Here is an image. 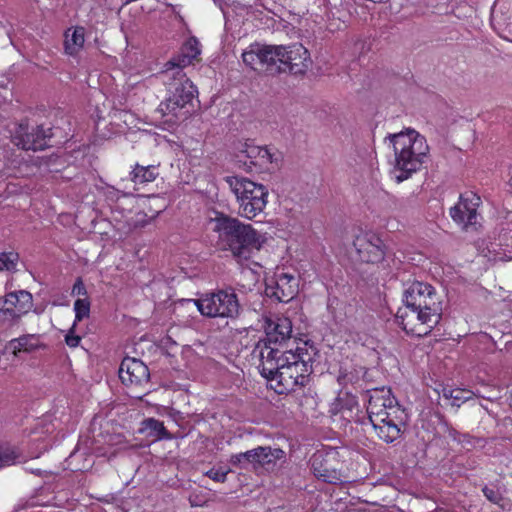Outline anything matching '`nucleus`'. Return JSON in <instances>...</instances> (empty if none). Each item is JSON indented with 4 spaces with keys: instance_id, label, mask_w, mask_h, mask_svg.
<instances>
[{
    "instance_id": "obj_1",
    "label": "nucleus",
    "mask_w": 512,
    "mask_h": 512,
    "mask_svg": "<svg viewBox=\"0 0 512 512\" xmlns=\"http://www.w3.org/2000/svg\"><path fill=\"white\" fill-rule=\"evenodd\" d=\"M294 348L283 351L269 350L265 359L259 361L261 375L269 381H276L275 391L287 394L304 387L313 371L312 364L318 353L313 343L294 339Z\"/></svg>"
},
{
    "instance_id": "obj_2",
    "label": "nucleus",
    "mask_w": 512,
    "mask_h": 512,
    "mask_svg": "<svg viewBox=\"0 0 512 512\" xmlns=\"http://www.w3.org/2000/svg\"><path fill=\"white\" fill-rule=\"evenodd\" d=\"M403 303L396 320L408 335L427 336L441 320L442 302L436 289L428 283H411L404 291Z\"/></svg>"
},
{
    "instance_id": "obj_3",
    "label": "nucleus",
    "mask_w": 512,
    "mask_h": 512,
    "mask_svg": "<svg viewBox=\"0 0 512 512\" xmlns=\"http://www.w3.org/2000/svg\"><path fill=\"white\" fill-rule=\"evenodd\" d=\"M199 46L200 44L196 38H189L182 45L178 55L166 63L163 75L169 96L159 105V110L163 115L178 117L179 112L191 103L195 97L197 93L196 86L187 77L183 69L198 59L201 52Z\"/></svg>"
},
{
    "instance_id": "obj_4",
    "label": "nucleus",
    "mask_w": 512,
    "mask_h": 512,
    "mask_svg": "<svg viewBox=\"0 0 512 512\" xmlns=\"http://www.w3.org/2000/svg\"><path fill=\"white\" fill-rule=\"evenodd\" d=\"M210 222L213 224V232L218 235L220 249L230 252L241 265H248L266 242V237L251 224H245L224 213L217 212Z\"/></svg>"
},
{
    "instance_id": "obj_5",
    "label": "nucleus",
    "mask_w": 512,
    "mask_h": 512,
    "mask_svg": "<svg viewBox=\"0 0 512 512\" xmlns=\"http://www.w3.org/2000/svg\"><path fill=\"white\" fill-rule=\"evenodd\" d=\"M367 414L377 436L386 443L397 440L408 415L390 389H374L368 400Z\"/></svg>"
},
{
    "instance_id": "obj_6",
    "label": "nucleus",
    "mask_w": 512,
    "mask_h": 512,
    "mask_svg": "<svg viewBox=\"0 0 512 512\" xmlns=\"http://www.w3.org/2000/svg\"><path fill=\"white\" fill-rule=\"evenodd\" d=\"M395 155L394 179L401 183L419 171L429 152L424 136L414 129H406L389 135Z\"/></svg>"
},
{
    "instance_id": "obj_7",
    "label": "nucleus",
    "mask_w": 512,
    "mask_h": 512,
    "mask_svg": "<svg viewBox=\"0 0 512 512\" xmlns=\"http://www.w3.org/2000/svg\"><path fill=\"white\" fill-rule=\"evenodd\" d=\"M230 187L238 202V214L252 220L262 213L267 205L268 190L259 183L244 177H231Z\"/></svg>"
},
{
    "instance_id": "obj_8",
    "label": "nucleus",
    "mask_w": 512,
    "mask_h": 512,
    "mask_svg": "<svg viewBox=\"0 0 512 512\" xmlns=\"http://www.w3.org/2000/svg\"><path fill=\"white\" fill-rule=\"evenodd\" d=\"M292 337V322L288 317L273 316L266 319L265 338L260 339L252 350L254 359H265L269 350L282 351L280 348L289 345Z\"/></svg>"
},
{
    "instance_id": "obj_9",
    "label": "nucleus",
    "mask_w": 512,
    "mask_h": 512,
    "mask_svg": "<svg viewBox=\"0 0 512 512\" xmlns=\"http://www.w3.org/2000/svg\"><path fill=\"white\" fill-rule=\"evenodd\" d=\"M199 312L210 318L235 319L240 312V303L233 289H221L196 300Z\"/></svg>"
},
{
    "instance_id": "obj_10",
    "label": "nucleus",
    "mask_w": 512,
    "mask_h": 512,
    "mask_svg": "<svg viewBox=\"0 0 512 512\" xmlns=\"http://www.w3.org/2000/svg\"><path fill=\"white\" fill-rule=\"evenodd\" d=\"M282 45H267L252 43L247 50L242 53L244 64L254 71H265L268 73H278V64Z\"/></svg>"
},
{
    "instance_id": "obj_11",
    "label": "nucleus",
    "mask_w": 512,
    "mask_h": 512,
    "mask_svg": "<svg viewBox=\"0 0 512 512\" xmlns=\"http://www.w3.org/2000/svg\"><path fill=\"white\" fill-rule=\"evenodd\" d=\"M311 470L314 476L328 484H341L343 474L340 469V462L337 459V452H317L311 457Z\"/></svg>"
},
{
    "instance_id": "obj_12",
    "label": "nucleus",
    "mask_w": 512,
    "mask_h": 512,
    "mask_svg": "<svg viewBox=\"0 0 512 512\" xmlns=\"http://www.w3.org/2000/svg\"><path fill=\"white\" fill-rule=\"evenodd\" d=\"M32 307V295L25 290L10 292L0 297V325L12 323Z\"/></svg>"
},
{
    "instance_id": "obj_13",
    "label": "nucleus",
    "mask_w": 512,
    "mask_h": 512,
    "mask_svg": "<svg viewBox=\"0 0 512 512\" xmlns=\"http://www.w3.org/2000/svg\"><path fill=\"white\" fill-rule=\"evenodd\" d=\"M353 246L359 260L367 264H378L385 258L387 247L379 235L365 232L355 237Z\"/></svg>"
},
{
    "instance_id": "obj_14",
    "label": "nucleus",
    "mask_w": 512,
    "mask_h": 512,
    "mask_svg": "<svg viewBox=\"0 0 512 512\" xmlns=\"http://www.w3.org/2000/svg\"><path fill=\"white\" fill-rule=\"evenodd\" d=\"M278 73L304 74L310 63L309 51L302 44L282 45Z\"/></svg>"
},
{
    "instance_id": "obj_15",
    "label": "nucleus",
    "mask_w": 512,
    "mask_h": 512,
    "mask_svg": "<svg viewBox=\"0 0 512 512\" xmlns=\"http://www.w3.org/2000/svg\"><path fill=\"white\" fill-rule=\"evenodd\" d=\"M240 153L249 172L263 173L274 168L275 155L266 146H258L247 141Z\"/></svg>"
},
{
    "instance_id": "obj_16",
    "label": "nucleus",
    "mask_w": 512,
    "mask_h": 512,
    "mask_svg": "<svg viewBox=\"0 0 512 512\" xmlns=\"http://www.w3.org/2000/svg\"><path fill=\"white\" fill-rule=\"evenodd\" d=\"M480 204V196L472 191H466L460 195L458 203L450 208V216L454 222L468 228L477 223V210Z\"/></svg>"
},
{
    "instance_id": "obj_17",
    "label": "nucleus",
    "mask_w": 512,
    "mask_h": 512,
    "mask_svg": "<svg viewBox=\"0 0 512 512\" xmlns=\"http://www.w3.org/2000/svg\"><path fill=\"white\" fill-rule=\"evenodd\" d=\"M49 136L43 126L29 129L26 123H20L12 136V142L23 150H43L48 147Z\"/></svg>"
},
{
    "instance_id": "obj_18",
    "label": "nucleus",
    "mask_w": 512,
    "mask_h": 512,
    "mask_svg": "<svg viewBox=\"0 0 512 512\" xmlns=\"http://www.w3.org/2000/svg\"><path fill=\"white\" fill-rule=\"evenodd\" d=\"M119 378L125 386H140L148 383V367L139 359L125 357L119 368Z\"/></svg>"
},
{
    "instance_id": "obj_19",
    "label": "nucleus",
    "mask_w": 512,
    "mask_h": 512,
    "mask_svg": "<svg viewBox=\"0 0 512 512\" xmlns=\"http://www.w3.org/2000/svg\"><path fill=\"white\" fill-rule=\"evenodd\" d=\"M298 287L299 282L294 275L281 272L276 274L274 285H267L266 293L279 302L287 303L297 295Z\"/></svg>"
},
{
    "instance_id": "obj_20",
    "label": "nucleus",
    "mask_w": 512,
    "mask_h": 512,
    "mask_svg": "<svg viewBox=\"0 0 512 512\" xmlns=\"http://www.w3.org/2000/svg\"><path fill=\"white\" fill-rule=\"evenodd\" d=\"M250 464L255 470L258 468H270L275 466L276 461L284 456V451L270 446H258L249 450Z\"/></svg>"
},
{
    "instance_id": "obj_21",
    "label": "nucleus",
    "mask_w": 512,
    "mask_h": 512,
    "mask_svg": "<svg viewBox=\"0 0 512 512\" xmlns=\"http://www.w3.org/2000/svg\"><path fill=\"white\" fill-rule=\"evenodd\" d=\"M159 165H141L136 163L129 172V178L135 187H144L159 176Z\"/></svg>"
},
{
    "instance_id": "obj_22",
    "label": "nucleus",
    "mask_w": 512,
    "mask_h": 512,
    "mask_svg": "<svg viewBox=\"0 0 512 512\" xmlns=\"http://www.w3.org/2000/svg\"><path fill=\"white\" fill-rule=\"evenodd\" d=\"M64 52L69 56H77L84 46L85 42V28L76 26L69 28L64 33Z\"/></svg>"
},
{
    "instance_id": "obj_23",
    "label": "nucleus",
    "mask_w": 512,
    "mask_h": 512,
    "mask_svg": "<svg viewBox=\"0 0 512 512\" xmlns=\"http://www.w3.org/2000/svg\"><path fill=\"white\" fill-rule=\"evenodd\" d=\"M38 338L35 335H23L9 341L8 348L17 356L22 352H31L38 348Z\"/></svg>"
},
{
    "instance_id": "obj_24",
    "label": "nucleus",
    "mask_w": 512,
    "mask_h": 512,
    "mask_svg": "<svg viewBox=\"0 0 512 512\" xmlns=\"http://www.w3.org/2000/svg\"><path fill=\"white\" fill-rule=\"evenodd\" d=\"M143 429L150 431V435L157 439H171L172 436L165 428L164 423L155 418H147L143 421Z\"/></svg>"
},
{
    "instance_id": "obj_25",
    "label": "nucleus",
    "mask_w": 512,
    "mask_h": 512,
    "mask_svg": "<svg viewBox=\"0 0 512 512\" xmlns=\"http://www.w3.org/2000/svg\"><path fill=\"white\" fill-rule=\"evenodd\" d=\"M19 455L16 449L9 444L0 445V462L4 466L12 465L16 462Z\"/></svg>"
},
{
    "instance_id": "obj_26",
    "label": "nucleus",
    "mask_w": 512,
    "mask_h": 512,
    "mask_svg": "<svg viewBox=\"0 0 512 512\" xmlns=\"http://www.w3.org/2000/svg\"><path fill=\"white\" fill-rule=\"evenodd\" d=\"M75 321H81L90 314V302L87 298L77 299L74 302Z\"/></svg>"
},
{
    "instance_id": "obj_27",
    "label": "nucleus",
    "mask_w": 512,
    "mask_h": 512,
    "mask_svg": "<svg viewBox=\"0 0 512 512\" xmlns=\"http://www.w3.org/2000/svg\"><path fill=\"white\" fill-rule=\"evenodd\" d=\"M18 261V254L13 252L0 253V271L2 270H13L16 267Z\"/></svg>"
},
{
    "instance_id": "obj_28",
    "label": "nucleus",
    "mask_w": 512,
    "mask_h": 512,
    "mask_svg": "<svg viewBox=\"0 0 512 512\" xmlns=\"http://www.w3.org/2000/svg\"><path fill=\"white\" fill-rule=\"evenodd\" d=\"M250 453L249 450L246 452H241L237 454L231 455L229 459V463L232 466L238 467V468H246L247 464H250Z\"/></svg>"
},
{
    "instance_id": "obj_29",
    "label": "nucleus",
    "mask_w": 512,
    "mask_h": 512,
    "mask_svg": "<svg viewBox=\"0 0 512 512\" xmlns=\"http://www.w3.org/2000/svg\"><path fill=\"white\" fill-rule=\"evenodd\" d=\"M229 470L223 468H211L205 475L215 482L224 483L227 478Z\"/></svg>"
},
{
    "instance_id": "obj_30",
    "label": "nucleus",
    "mask_w": 512,
    "mask_h": 512,
    "mask_svg": "<svg viewBox=\"0 0 512 512\" xmlns=\"http://www.w3.org/2000/svg\"><path fill=\"white\" fill-rule=\"evenodd\" d=\"M482 492H483L484 496L486 497V499L493 504L500 505V503L503 501V497H502L501 493L494 488L484 486L482 489Z\"/></svg>"
},
{
    "instance_id": "obj_31",
    "label": "nucleus",
    "mask_w": 512,
    "mask_h": 512,
    "mask_svg": "<svg viewBox=\"0 0 512 512\" xmlns=\"http://www.w3.org/2000/svg\"><path fill=\"white\" fill-rule=\"evenodd\" d=\"M469 393H470V391H465V390H461V389H449V390L444 389V396L446 398H452L454 400L468 399L469 396L464 395V394H469Z\"/></svg>"
},
{
    "instance_id": "obj_32",
    "label": "nucleus",
    "mask_w": 512,
    "mask_h": 512,
    "mask_svg": "<svg viewBox=\"0 0 512 512\" xmlns=\"http://www.w3.org/2000/svg\"><path fill=\"white\" fill-rule=\"evenodd\" d=\"M74 326L75 324L65 336V343L71 348L77 347L81 341V337L74 333Z\"/></svg>"
},
{
    "instance_id": "obj_33",
    "label": "nucleus",
    "mask_w": 512,
    "mask_h": 512,
    "mask_svg": "<svg viewBox=\"0 0 512 512\" xmlns=\"http://www.w3.org/2000/svg\"><path fill=\"white\" fill-rule=\"evenodd\" d=\"M72 295L77 296H86L87 295V289L83 283L82 278H77L73 287H72Z\"/></svg>"
},
{
    "instance_id": "obj_34",
    "label": "nucleus",
    "mask_w": 512,
    "mask_h": 512,
    "mask_svg": "<svg viewBox=\"0 0 512 512\" xmlns=\"http://www.w3.org/2000/svg\"><path fill=\"white\" fill-rule=\"evenodd\" d=\"M509 402H510V406L512 407V393H511V396L509 398Z\"/></svg>"
}]
</instances>
